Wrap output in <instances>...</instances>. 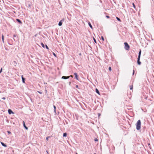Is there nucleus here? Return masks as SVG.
Listing matches in <instances>:
<instances>
[{"instance_id":"1","label":"nucleus","mask_w":154,"mask_h":154,"mask_svg":"<svg viewBox=\"0 0 154 154\" xmlns=\"http://www.w3.org/2000/svg\"><path fill=\"white\" fill-rule=\"evenodd\" d=\"M141 122L140 120H138L136 124V129L139 130L141 128Z\"/></svg>"},{"instance_id":"2","label":"nucleus","mask_w":154,"mask_h":154,"mask_svg":"<svg viewBox=\"0 0 154 154\" xmlns=\"http://www.w3.org/2000/svg\"><path fill=\"white\" fill-rule=\"evenodd\" d=\"M125 44V49L127 50H128L130 46L128 44L127 42L124 43Z\"/></svg>"},{"instance_id":"3","label":"nucleus","mask_w":154,"mask_h":154,"mask_svg":"<svg viewBox=\"0 0 154 154\" xmlns=\"http://www.w3.org/2000/svg\"><path fill=\"white\" fill-rule=\"evenodd\" d=\"M140 57H138L137 60V63L139 65H140L141 64V62L140 61Z\"/></svg>"},{"instance_id":"4","label":"nucleus","mask_w":154,"mask_h":154,"mask_svg":"<svg viewBox=\"0 0 154 154\" xmlns=\"http://www.w3.org/2000/svg\"><path fill=\"white\" fill-rule=\"evenodd\" d=\"M74 75L75 76V78L77 80H79L78 78V75L76 73H74Z\"/></svg>"},{"instance_id":"5","label":"nucleus","mask_w":154,"mask_h":154,"mask_svg":"<svg viewBox=\"0 0 154 154\" xmlns=\"http://www.w3.org/2000/svg\"><path fill=\"white\" fill-rule=\"evenodd\" d=\"M70 76H63L62 77V79H68L69 78Z\"/></svg>"},{"instance_id":"6","label":"nucleus","mask_w":154,"mask_h":154,"mask_svg":"<svg viewBox=\"0 0 154 154\" xmlns=\"http://www.w3.org/2000/svg\"><path fill=\"white\" fill-rule=\"evenodd\" d=\"M64 20H61L58 23V25L60 26H61L62 25V21H63Z\"/></svg>"},{"instance_id":"7","label":"nucleus","mask_w":154,"mask_h":154,"mask_svg":"<svg viewBox=\"0 0 154 154\" xmlns=\"http://www.w3.org/2000/svg\"><path fill=\"white\" fill-rule=\"evenodd\" d=\"M16 20L20 24H22V23L21 21L19 19H17Z\"/></svg>"},{"instance_id":"8","label":"nucleus","mask_w":154,"mask_h":154,"mask_svg":"<svg viewBox=\"0 0 154 154\" xmlns=\"http://www.w3.org/2000/svg\"><path fill=\"white\" fill-rule=\"evenodd\" d=\"M141 53V50L140 49V50L139 53H138V57H140Z\"/></svg>"},{"instance_id":"9","label":"nucleus","mask_w":154,"mask_h":154,"mask_svg":"<svg viewBox=\"0 0 154 154\" xmlns=\"http://www.w3.org/2000/svg\"><path fill=\"white\" fill-rule=\"evenodd\" d=\"M2 145L4 147H6L7 146L5 144L3 143L0 142Z\"/></svg>"},{"instance_id":"10","label":"nucleus","mask_w":154,"mask_h":154,"mask_svg":"<svg viewBox=\"0 0 154 154\" xmlns=\"http://www.w3.org/2000/svg\"><path fill=\"white\" fill-rule=\"evenodd\" d=\"M21 77L23 82L25 83V79L23 77V75Z\"/></svg>"},{"instance_id":"11","label":"nucleus","mask_w":154,"mask_h":154,"mask_svg":"<svg viewBox=\"0 0 154 154\" xmlns=\"http://www.w3.org/2000/svg\"><path fill=\"white\" fill-rule=\"evenodd\" d=\"M23 125L24 127L25 128V129H28V128L26 126V125L25 124L24 121H23Z\"/></svg>"},{"instance_id":"12","label":"nucleus","mask_w":154,"mask_h":154,"mask_svg":"<svg viewBox=\"0 0 154 154\" xmlns=\"http://www.w3.org/2000/svg\"><path fill=\"white\" fill-rule=\"evenodd\" d=\"M88 24L89 26L91 28V29H92L93 28V27H92V26L91 25V23L89 22L88 23Z\"/></svg>"},{"instance_id":"13","label":"nucleus","mask_w":154,"mask_h":154,"mask_svg":"<svg viewBox=\"0 0 154 154\" xmlns=\"http://www.w3.org/2000/svg\"><path fill=\"white\" fill-rule=\"evenodd\" d=\"M96 91L97 94H100L99 91L98 90L97 88L96 89Z\"/></svg>"},{"instance_id":"14","label":"nucleus","mask_w":154,"mask_h":154,"mask_svg":"<svg viewBox=\"0 0 154 154\" xmlns=\"http://www.w3.org/2000/svg\"><path fill=\"white\" fill-rule=\"evenodd\" d=\"M67 135V134L66 133H64L63 134V136L64 137H66V136Z\"/></svg>"},{"instance_id":"15","label":"nucleus","mask_w":154,"mask_h":154,"mask_svg":"<svg viewBox=\"0 0 154 154\" xmlns=\"http://www.w3.org/2000/svg\"><path fill=\"white\" fill-rule=\"evenodd\" d=\"M116 18L118 21H121V20L119 18L117 17H116Z\"/></svg>"},{"instance_id":"16","label":"nucleus","mask_w":154,"mask_h":154,"mask_svg":"<svg viewBox=\"0 0 154 154\" xmlns=\"http://www.w3.org/2000/svg\"><path fill=\"white\" fill-rule=\"evenodd\" d=\"M41 45L44 48H45V45L44 44L42 43V42L41 43Z\"/></svg>"},{"instance_id":"17","label":"nucleus","mask_w":154,"mask_h":154,"mask_svg":"<svg viewBox=\"0 0 154 154\" xmlns=\"http://www.w3.org/2000/svg\"><path fill=\"white\" fill-rule=\"evenodd\" d=\"M133 85H130V90H132V89H133Z\"/></svg>"},{"instance_id":"18","label":"nucleus","mask_w":154,"mask_h":154,"mask_svg":"<svg viewBox=\"0 0 154 154\" xmlns=\"http://www.w3.org/2000/svg\"><path fill=\"white\" fill-rule=\"evenodd\" d=\"M132 5H133V6L134 8L135 9H136V7H135V5H134V3H132Z\"/></svg>"},{"instance_id":"19","label":"nucleus","mask_w":154,"mask_h":154,"mask_svg":"<svg viewBox=\"0 0 154 154\" xmlns=\"http://www.w3.org/2000/svg\"><path fill=\"white\" fill-rule=\"evenodd\" d=\"M53 107H54V112H56V107L55 106H54V105L53 106Z\"/></svg>"},{"instance_id":"20","label":"nucleus","mask_w":154,"mask_h":154,"mask_svg":"<svg viewBox=\"0 0 154 154\" xmlns=\"http://www.w3.org/2000/svg\"><path fill=\"white\" fill-rule=\"evenodd\" d=\"M2 42H3V43H4V36H3V35H2Z\"/></svg>"},{"instance_id":"21","label":"nucleus","mask_w":154,"mask_h":154,"mask_svg":"<svg viewBox=\"0 0 154 154\" xmlns=\"http://www.w3.org/2000/svg\"><path fill=\"white\" fill-rule=\"evenodd\" d=\"M93 39H94V42L96 43H97V42H96V39L94 38H93Z\"/></svg>"},{"instance_id":"22","label":"nucleus","mask_w":154,"mask_h":154,"mask_svg":"<svg viewBox=\"0 0 154 154\" xmlns=\"http://www.w3.org/2000/svg\"><path fill=\"white\" fill-rule=\"evenodd\" d=\"M11 113L14 114V113L13 112V111L11 109H10V114Z\"/></svg>"},{"instance_id":"23","label":"nucleus","mask_w":154,"mask_h":154,"mask_svg":"<svg viewBox=\"0 0 154 154\" xmlns=\"http://www.w3.org/2000/svg\"><path fill=\"white\" fill-rule=\"evenodd\" d=\"M109 70L110 71L111 70V68L110 67H109Z\"/></svg>"},{"instance_id":"24","label":"nucleus","mask_w":154,"mask_h":154,"mask_svg":"<svg viewBox=\"0 0 154 154\" xmlns=\"http://www.w3.org/2000/svg\"><path fill=\"white\" fill-rule=\"evenodd\" d=\"M49 138H50V136H48V137H46V140H48V139Z\"/></svg>"},{"instance_id":"25","label":"nucleus","mask_w":154,"mask_h":154,"mask_svg":"<svg viewBox=\"0 0 154 154\" xmlns=\"http://www.w3.org/2000/svg\"><path fill=\"white\" fill-rule=\"evenodd\" d=\"M94 140L95 141H97L98 139L97 138H95Z\"/></svg>"},{"instance_id":"26","label":"nucleus","mask_w":154,"mask_h":154,"mask_svg":"<svg viewBox=\"0 0 154 154\" xmlns=\"http://www.w3.org/2000/svg\"><path fill=\"white\" fill-rule=\"evenodd\" d=\"M45 47H46V48L48 49H49V48H48V47L47 46V45H45Z\"/></svg>"},{"instance_id":"27","label":"nucleus","mask_w":154,"mask_h":154,"mask_svg":"<svg viewBox=\"0 0 154 154\" xmlns=\"http://www.w3.org/2000/svg\"><path fill=\"white\" fill-rule=\"evenodd\" d=\"M101 39L103 41L104 40V38L103 36H101Z\"/></svg>"},{"instance_id":"28","label":"nucleus","mask_w":154,"mask_h":154,"mask_svg":"<svg viewBox=\"0 0 154 154\" xmlns=\"http://www.w3.org/2000/svg\"><path fill=\"white\" fill-rule=\"evenodd\" d=\"M37 92H38V93H39V94H42V92L41 91H38Z\"/></svg>"},{"instance_id":"29","label":"nucleus","mask_w":154,"mask_h":154,"mask_svg":"<svg viewBox=\"0 0 154 154\" xmlns=\"http://www.w3.org/2000/svg\"><path fill=\"white\" fill-rule=\"evenodd\" d=\"M17 36V35H14V37H16Z\"/></svg>"},{"instance_id":"30","label":"nucleus","mask_w":154,"mask_h":154,"mask_svg":"<svg viewBox=\"0 0 154 154\" xmlns=\"http://www.w3.org/2000/svg\"><path fill=\"white\" fill-rule=\"evenodd\" d=\"M134 69L133 71V75H134Z\"/></svg>"},{"instance_id":"31","label":"nucleus","mask_w":154,"mask_h":154,"mask_svg":"<svg viewBox=\"0 0 154 154\" xmlns=\"http://www.w3.org/2000/svg\"><path fill=\"white\" fill-rule=\"evenodd\" d=\"M2 72V68L0 70V73Z\"/></svg>"},{"instance_id":"32","label":"nucleus","mask_w":154,"mask_h":154,"mask_svg":"<svg viewBox=\"0 0 154 154\" xmlns=\"http://www.w3.org/2000/svg\"><path fill=\"white\" fill-rule=\"evenodd\" d=\"M106 17L107 18H109V16H107V15L106 16Z\"/></svg>"},{"instance_id":"33","label":"nucleus","mask_w":154,"mask_h":154,"mask_svg":"<svg viewBox=\"0 0 154 154\" xmlns=\"http://www.w3.org/2000/svg\"><path fill=\"white\" fill-rule=\"evenodd\" d=\"M8 113L10 114V109H8Z\"/></svg>"},{"instance_id":"34","label":"nucleus","mask_w":154,"mask_h":154,"mask_svg":"<svg viewBox=\"0 0 154 154\" xmlns=\"http://www.w3.org/2000/svg\"><path fill=\"white\" fill-rule=\"evenodd\" d=\"M76 87L77 88H79V86L78 85H76Z\"/></svg>"},{"instance_id":"35","label":"nucleus","mask_w":154,"mask_h":154,"mask_svg":"<svg viewBox=\"0 0 154 154\" xmlns=\"http://www.w3.org/2000/svg\"><path fill=\"white\" fill-rule=\"evenodd\" d=\"M100 116V113H98V116L99 117Z\"/></svg>"},{"instance_id":"36","label":"nucleus","mask_w":154,"mask_h":154,"mask_svg":"<svg viewBox=\"0 0 154 154\" xmlns=\"http://www.w3.org/2000/svg\"><path fill=\"white\" fill-rule=\"evenodd\" d=\"M53 53V54L55 56H56V54H54V53Z\"/></svg>"},{"instance_id":"37","label":"nucleus","mask_w":154,"mask_h":154,"mask_svg":"<svg viewBox=\"0 0 154 154\" xmlns=\"http://www.w3.org/2000/svg\"><path fill=\"white\" fill-rule=\"evenodd\" d=\"M2 99H3V100H5V97H3V98H2Z\"/></svg>"},{"instance_id":"38","label":"nucleus","mask_w":154,"mask_h":154,"mask_svg":"<svg viewBox=\"0 0 154 154\" xmlns=\"http://www.w3.org/2000/svg\"><path fill=\"white\" fill-rule=\"evenodd\" d=\"M70 77H73V76L72 75H71L70 76H69Z\"/></svg>"},{"instance_id":"39","label":"nucleus","mask_w":154,"mask_h":154,"mask_svg":"<svg viewBox=\"0 0 154 154\" xmlns=\"http://www.w3.org/2000/svg\"><path fill=\"white\" fill-rule=\"evenodd\" d=\"M10 10H11L12 11H13L12 10V9L11 8V7H10Z\"/></svg>"},{"instance_id":"40","label":"nucleus","mask_w":154,"mask_h":154,"mask_svg":"<svg viewBox=\"0 0 154 154\" xmlns=\"http://www.w3.org/2000/svg\"><path fill=\"white\" fill-rule=\"evenodd\" d=\"M8 133H10V131H8Z\"/></svg>"},{"instance_id":"41","label":"nucleus","mask_w":154,"mask_h":154,"mask_svg":"<svg viewBox=\"0 0 154 154\" xmlns=\"http://www.w3.org/2000/svg\"><path fill=\"white\" fill-rule=\"evenodd\" d=\"M11 119H13V118H12V117H11Z\"/></svg>"},{"instance_id":"42","label":"nucleus","mask_w":154,"mask_h":154,"mask_svg":"<svg viewBox=\"0 0 154 154\" xmlns=\"http://www.w3.org/2000/svg\"><path fill=\"white\" fill-rule=\"evenodd\" d=\"M149 145L150 144L149 143L148 144Z\"/></svg>"},{"instance_id":"43","label":"nucleus","mask_w":154,"mask_h":154,"mask_svg":"<svg viewBox=\"0 0 154 154\" xmlns=\"http://www.w3.org/2000/svg\"><path fill=\"white\" fill-rule=\"evenodd\" d=\"M14 13H15V11H13Z\"/></svg>"},{"instance_id":"44","label":"nucleus","mask_w":154,"mask_h":154,"mask_svg":"<svg viewBox=\"0 0 154 154\" xmlns=\"http://www.w3.org/2000/svg\"><path fill=\"white\" fill-rule=\"evenodd\" d=\"M94 154H96L95 153H94Z\"/></svg>"},{"instance_id":"45","label":"nucleus","mask_w":154,"mask_h":154,"mask_svg":"<svg viewBox=\"0 0 154 154\" xmlns=\"http://www.w3.org/2000/svg\"><path fill=\"white\" fill-rule=\"evenodd\" d=\"M76 154H77V153H76Z\"/></svg>"}]
</instances>
